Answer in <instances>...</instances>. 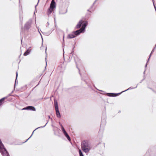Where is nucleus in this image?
I'll list each match as a JSON object with an SVG mask.
<instances>
[{
  "instance_id": "15",
  "label": "nucleus",
  "mask_w": 156,
  "mask_h": 156,
  "mask_svg": "<svg viewBox=\"0 0 156 156\" xmlns=\"http://www.w3.org/2000/svg\"><path fill=\"white\" fill-rule=\"evenodd\" d=\"M31 49H26V51L23 54V55L26 56L29 55L31 51Z\"/></svg>"
},
{
  "instance_id": "41",
  "label": "nucleus",
  "mask_w": 156,
  "mask_h": 156,
  "mask_svg": "<svg viewBox=\"0 0 156 156\" xmlns=\"http://www.w3.org/2000/svg\"><path fill=\"white\" fill-rule=\"evenodd\" d=\"M49 24V23H48H48H47V24Z\"/></svg>"
},
{
  "instance_id": "21",
  "label": "nucleus",
  "mask_w": 156,
  "mask_h": 156,
  "mask_svg": "<svg viewBox=\"0 0 156 156\" xmlns=\"http://www.w3.org/2000/svg\"><path fill=\"white\" fill-rule=\"evenodd\" d=\"M79 153L80 156H84V155L80 149L79 150Z\"/></svg>"
},
{
  "instance_id": "43",
  "label": "nucleus",
  "mask_w": 156,
  "mask_h": 156,
  "mask_svg": "<svg viewBox=\"0 0 156 156\" xmlns=\"http://www.w3.org/2000/svg\"><path fill=\"white\" fill-rule=\"evenodd\" d=\"M120 112V111H119V112Z\"/></svg>"
},
{
  "instance_id": "1",
  "label": "nucleus",
  "mask_w": 156,
  "mask_h": 156,
  "mask_svg": "<svg viewBox=\"0 0 156 156\" xmlns=\"http://www.w3.org/2000/svg\"><path fill=\"white\" fill-rule=\"evenodd\" d=\"M81 149L84 152H88L91 149L90 142L87 140H83L81 143Z\"/></svg>"
},
{
  "instance_id": "32",
  "label": "nucleus",
  "mask_w": 156,
  "mask_h": 156,
  "mask_svg": "<svg viewBox=\"0 0 156 156\" xmlns=\"http://www.w3.org/2000/svg\"><path fill=\"white\" fill-rule=\"evenodd\" d=\"M98 90L100 91H101V92H104L102 90Z\"/></svg>"
},
{
  "instance_id": "13",
  "label": "nucleus",
  "mask_w": 156,
  "mask_h": 156,
  "mask_svg": "<svg viewBox=\"0 0 156 156\" xmlns=\"http://www.w3.org/2000/svg\"><path fill=\"white\" fill-rule=\"evenodd\" d=\"M83 22V21L82 20H80L76 25V28L77 29L81 27Z\"/></svg>"
},
{
  "instance_id": "42",
  "label": "nucleus",
  "mask_w": 156,
  "mask_h": 156,
  "mask_svg": "<svg viewBox=\"0 0 156 156\" xmlns=\"http://www.w3.org/2000/svg\"><path fill=\"white\" fill-rule=\"evenodd\" d=\"M20 51H21V49H20Z\"/></svg>"
},
{
  "instance_id": "30",
  "label": "nucleus",
  "mask_w": 156,
  "mask_h": 156,
  "mask_svg": "<svg viewBox=\"0 0 156 156\" xmlns=\"http://www.w3.org/2000/svg\"><path fill=\"white\" fill-rule=\"evenodd\" d=\"M63 56H64V49H63Z\"/></svg>"
},
{
  "instance_id": "34",
  "label": "nucleus",
  "mask_w": 156,
  "mask_h": 156,
  "mask_svg": "<svg viewBox=\"0 0 156 156\" xmlns=\"http://www.w3.org/2000/svg\"><path fill=\"white\" fill-rule=\"evenodd\" d=\"M48 118L49 119V118H50V116H48Z\"/></svg>"
},
{
  "instance_id": "23",
  "label": "nucleus",
  "mask_w": 156,
  "mask_h": 156,
  "mask_svg": "<svg viewBox=\"0 0 156 156\" xmlns=\"http://www.w3.org/2000/svg\"><path fill=\"white\" fill-rule=\"evenodd\" d=\"M17 76H18V73L17 72H16V80H15V84H14V87H15L16 86V80L17 79Z\"/></svg>"
},
{
  "instance_id": "22",
  "label": "nucleus",
  "mask_w": 156,
  "mask_h": 156,
  "mask_svg": "<svg viewBox=\"0 0 156 156\" xmlns=\"http://www.w3.org/2000/svg\"><path fill=\"white\" fill-rule=\"evenodd\" d=\"M113 94H114V93H108L107 95L109 97H113Z\"/></svg>"
},
{
  "instance_id": "26",
  "label": "nucleus",
  "mask_w": 156,
  "mask_h": 156,
  "mask_svg": "<svg viewBox=\"0 0 156 156\" xmlns=\"http://www.w3.org/2000/svg\"><path fill=\"white\" fill-rule=\"evenodd\" d=\"M82 80H83L85 81V82L86 83V84H87V82H86V80H85V79L83 80V78H82Z\"/></svg>"
},
{
  "instance_id": "9",
  "label": "nucleus",
  "mask_w": 156,
  "mask_h": 156,
  "mask_svg": "<svg viewBox=\"0 0 156 156\" xmlns=\"http://www.w3.org/2000/svg\"><path fill=\"white\" fill-rule=\"evenodd\" d=\"M22 110H30L34 111H36L35 108L33 106H27L22 109Z\"/></svg>"
},
{
  "instance_id": "35",
  "label": "nucleus",
  "mask_w": 156,
  "mask_h": 156,
  "mask_svg": "<svg viewBox=\"0 0 156 156\" xmlns=\"http://www.w3.org/2000/svg\"><path fill=\"white\" fill-rule=\"evenodd\" d=\"M145 71H144V74L145 73Z\"/></svg>"
},
{
  "instance_id": "2",
  "label": "nucleus",
  "mask_w": 156,
  "mask_h": 156,
  "mask_svg": "<svg viewBox=\"0 0 156 156\" xmlns=\"http://www.w3.org/2000/svg\"><path fill=\"white\" fill-rule=\"evenodd\" d=\"M156 150V146L152 147L147 151L146 154L144 156H155L156 154L155 152Z\"/></svg>"
},
{
  "instance_id": "44",
  "label": "nucleus",
  "mask_w": 156,
  "mask_h": 156,
  "mask_svg": "<svg viewBox=\"0 0 156 156\" xmlns=\"http://www.w3.org/2000/svg\"><path fill=\"white\" fill-rule=\"evenodd\" d=\"M28 49H29V48H28Z\"/></svg>"
},
{
  "instance_id": "19",
  "label": "nucleus",
  "mask_w": 156,
  "mask_h": 156,
  "mask_svg": "<svg viewBox=\"0 0 156 156\" xmlns=\"http://www.w3.org/2000/svg\"><path fill=\"white\" fill-rule=\"evenodd\" d=\"M124 92V91H122L120 93H114V94H113L114 95L113 97H116L118 95H120L121 94L122 92Z\"/></svg>"
},
{
  "instance_id": "39",
  "label": "nucleus",
  "mask_w": 156,
  "mask_h": 156,
  "mask_svg": "<svg viewBox=\"0 0 156 156\" xmlns=\"http://www.w3.org/2000/svg\"><path fill=\"white\" fill-rule=\"evenodd\" d=\"M40 0H38V2H39V1Z\"/></svg>"
},
{
  "instance_id": "33",
  "label": "nucleus",
  "mask_w": 156,
  "mask_h": 156,
  "mask_svg": "<svg viewBox=\"0 0 156 156\" xmlns=\"http://www.w3.org/2000/svg\"><path fill=\"white\" fill-rule=\"evenodd\" d=\"M147 63L146 64L145 66V67H147Z\"/></svg>"
},
{
  "instance_id": "25",
  "label": "nucleus",
  "mask_w": 156,
  "mask_h": 156,
  "mask_svg": "<svg viewBox=\"0 0 156 156\" xmlns=\"http://www.w3.org/2000/svg\"><path fill=\"white\" fill-rule=\"evenodd\" d=\"M73 51H72L71 52H70V54H72V56H73Z\"/></svg>"
},
{
  "instance_id": "5",
  "label": "nucleus",
  "mask_w": 156,
  "mask_h": 156,
  "mask_svg": "<svg viewBox=\"0 0 156 156\" xmlns=\"http://www.w3.org/2000/svg\"><path fill=\"white\" fill-rule=\"evenodd\" d=\"M59 124L61 126V129L64 136L67 138V140L69 141H70L71 140V138L68 134L67 133V132L65 130V129L64 128L62 124L60 122H59Z\"/></svg>"
},
{
  "instance_id": "8",
  "label": "nucleus",
  "mask_w": 156,
  "mask_h": 156,
  "mask_svg": "<svg viewBox=\"0 0 156 156\" xmlns=\"http://www.w3.org/2000/svg\"><path fill=\"white\" fill-rule=\"evenodd\" d=\"M73 57L74 58V60L75 62V63L76 65V67L79 70V73L80 74V76H81V73H80V71L79 68L78 67V65L79 63H80V61L79 60L78 61H77V59H78V58L77 57V56L76 55L73 56Z\"/></svg>"
},
{
  "instance_id": "28",
  "label": "nucleus",
  "mask_w": 156,
  "mask_h": 156,
  "mask_svg": "<svg viewBox=\"0 0 156 156\" xmlns=\"http://www.w3.org/2000/svg\"><path fill=\"white\" fill-rule=\"evenodd\" d=\"M11 96V94H9L7 96H8V97L9 96Z\"/></svg>"
},
{
  "instance_id": "29",
  "label": "nucleus",
  "mask_w": 156,
  "mask_h": 156,
  "mask_svg": "<svg viewBox=\"0 0 156 156\" xmlns=\"http://www.w3.org/2000/svg\"><path fill=\"white\" fill-rule=\"evenodd\" d=\"M97 1V0H96L94 2V3L93 4V5H92V6H91V7L93 6L94 5V3H95V2H96V1Z\"/></svg>"
},
{
  "instance_id": "3",
  "label": "nucleus",
  "mask_w": 156,
  "mask_h": 156,
  "mask_svg": "<svg viewBox=\"0 0 156 156\" xmlns=\"http://www.w3.org/2000/svg\"><path fill=\"white\" fill-rule=\"evenodd\" d=\"M54 104L56 112V115L58 118H60L61 117V115L59 110L57 101L55 99L54 100Z\"/></svg>"
},
{
  "instance_id": "16",
  "label": "nucleus",
  "mask_w": 156,
  "mask_h": 156,
  "mask_svg": "<svg viewBox=\"0 0 156 156\" xmlns=\"http://www.w3.org/2000/svg\"><path fill=\"white\" fill-rule=\"evenodd\" d=\"M87 24V22L84 23L82 25V27L81 29H83V31H84L85 28Z\"/></svg>"
},
{
  "instance_id": "12",
  "label": "nucleus",
  "mask_w": 156,
  "mask_h": 156,
  "mask_svg": "<svg viewBox=\"0 0 156 156\" xmlns=\"http://www.w3.org/2000/svg\"><path fill=\"white\" fill-rule=\"evenodd\" d=\"M8 98V96L4 97L0 99V106L2 105L3 104L5 99H7Z\"/></svg>"
},
{
  "instance_id": "17",
  "label": "nucleus",
  "mask_w": 156,
  "mask_h": 156,
  "mask_svg": "<svg viewBox=\"0 0 156 156\" xmlns=\"http://www.w3.org/2000/svg\"><path fill=\"white\" fill-rule=\"evenodd\" d=\"M138 83L136 85V87H129V88H128V89H127L126 90H124V92H125V91H127V90H131V89H133L136 88L137 87V86H138Z\"/></svg>"
},
{
  "instance_id": "27",
  "label": "nucleus",
  "mask_w": 156,
  "mask_h": 156,
  "mask_svg": "<svg viewBox=\"0 0 156 156\" xmlns=\"http://www.w3.org/2000/svg\"><path fill=\"white\" fill-rule=\"evenodd\" d=\"M20 25H21V28H22H22H23V25H22V22H21Z\"/></svg>"
},
{
  "instance_id": "18",
  "label": "nucleus",
  "mask_w": 156,
  "mask_h": 156,
  "mask_svg": "<svg viewBox=\"0 0 156 156\" xmlns=\"http://www.w3.org/2000/svg\"><path fill=\"white\" fill-rule=\"evenodd\" d=\"M2 156H10L9 152L7 151V152H5L3 154H2Z\"/></svg>"
},
{
  "instance_id": "10",
  "label": "nucleus",
  "mask_w": 156,
  "mask_h": 156,
  "mask_svg": "<svg viewBox=\"0 0 156 156\" xmlns=\"http://www.w3.org/2000/svg\"><path fill=\"white\" fill-rule=\"evenodd\" d=\"M83 29H80L74 31L73 32L74 35L76 36L79 35L80 33H82L83 31Z\"/></svg>"
},
{
  "instance_id": "4",
  "label": "nucleus",
  "mask_w": 156,
  "mask_h": 156,
  "mask_svg": "<svg viewBox=\"0 0 156 156\" xmlns=\"http://www.w3.org/2000/svg\"><path fill=\"white\" fill-rule=\"evenodd\" d=\"M55 7V3L54 0H52L50 5L49 8L48 9V14L49 15L52 12L54 9Z\"/></svg>"
},
{
  "instance_id": "14",
  "label": "nucleus",
  "mask_w": 156,
  "mask_h": 156,
  "mask_svg": "<svg viewBox=\"0 0 156 156\" xmlns=\"http://www.w3.org/2000/svg\"><path fill=\"white\" fill-rule=\"evenodd\" d=\"M75 37L76 36L72 33V34H69L68 35L67 38L68 39H71Z\"/></svg>"
},
{
  "instance_id": "37",
  "label": "nucleus",
  "mask_w": 156,
  "mask_h": 156,
  "mask_svg": "<svg viewBox=\"0 0 156 156\" xmlns=\"http://www.w3.org/2000/svg\"><path fill=\"white\" fill-rule=\"evenodd\" d=\"M39 84V83H38V84L36 86H38V85Z\"/></svg>"
},
{
  "instance_id": "36",
  "label": "nucleus",
  "mask_w": 156,
  "mask_h": 156,
  "mask_svg": "<svg viewBox=\"0 0 156 156\" xmlns=\"http://www.w3.org/2000/svg\"><path fill=\"white\" fill-rule=\"evenodd\" d=\"M20 20H21V18H20Z\"/></svg>"
},
{
  "instance_id": "11",
  "label": "nucleus",
  "mask_w": 156,
  "mask_h": 156,
  "mask_svg": "<svg viewBox=\"0 0 156 156\" xmlns=\"http://www.w3.org/2000/svg\"><path fill=\"white\" fill-rule=\"evenodd\" d=\"M48 121L47 122V123L45 124V125L44 126H40V127H38L37 128H36L35 129H34V131H33V132H32V134L25 141L23 142V143H25L26 142L31 136H32L33 133H34V131L36 130L37 129H38L39 128H44V127L48 123Z\"/></svg>"
},
{
  "instance_id": "40",
  "label": "nucleus",
  "mask_w": 156,
  "mask_h": 156,
  "mask_svg": "<svg viewBox=\"0 0 156 156\" xmlns=\"http://www.w3.org/2000/svg\"><path fill=\"white\" fill-rule=\"evenodd\" d=\"M49 24V23H48H48H47V24Z\"/></svg>"
},
{
  "instance_id": "7",
  "label": "nucleus",
  "mask_w": 156,
  "mask_h": 156,
  "mask_svg": "<svg viewBox=\"0 0 156 156\" xmlns=\"http://www.w3.org/2000/svg\"><path fill=\"white\" fill-rule=\"evenodd\" d=\"M32 23V20H30L25 23L24 27V29L25 30H29L31 27V25Z\"/></svg>"
},
{
  "instance_id": "20",
  "label": "nucleus",
  "mask_w": 156,
  "mask_h": 156,
  "mask_svg": "<svg viewBox=\"0 0 156 156\" xmlns=\"http://www.w3.org/2000/svg\"><path fill=\"white\" fill-rule=\"evenodd\" d=\"M154 49H152V51H151L150 54L149 55V58L148 59V60L147 61V62L149 61V60L150 58V57H151V56L152 54H153V53L154 52Z\"/></svg>"
},
{
  "instance_id": "6",
  "label": "nucleus",
  "mask_w": 156,
  "mask_h": 156,
  "mask_svg": "<svg viewBox=\"0 0 156 156\" xmlns=\"http://www.w3.org/2000/svg\"><path fill=\"white\" fill-rule=\"evenodd\" d=\"M106 115L105 113L103 114L102 116L101 119V124L100 125V129L102 127H104L106 124Z\"/></svg>"
},
{
  "instance_id": "31",
  "label": "nucleus",
  "mask_w": 156,
  "mask_h": 156,
  "mask_svg": "<svg viewBox=\"0 0 156 156\" xmlns=\"http://www.w3.org/2000/svg\"><path fill=\"white\" fill-rule=\"evenodd\" d=\"M45 53L46 54V55H47V53H46V51H47V49H45Z\"/></svg>"
},
{
  "instance_id": "38",
  "label": "nucleus",
  "mask_w": 156,
  "mask_h": 156,
  "mask_svg": "<svg viewBox=\"0 0 156 156\" xmlns=\"http://www.w3.org/2000/svg\"><path fill=\"white\" fill-rule=\"evenodd\" d=\"M37 4L35 6V8L36 7V6H37Z\"/></svg>"
},
{
  "instance_id": "24",
  "label": "nucleus",
  "mask_w": 156,
  "mask_h": 156,
  "mask_svg": "<svg viewBox=\"0 0 156 156\" xmlns=\"http://www.w3.org/2000/svg\"><path fill=\"white\" fill-rule=\"evenodd\" d=\"M143 77H144L143 79H142V80H141V81L140 82V83H141L143 82V81L145 79V76H143Z\"/></svg>"
}]
</instances>
